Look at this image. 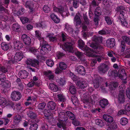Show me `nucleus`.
Wrapping results in <instances>:
<instances>
[{"label": "nucleus", "mask_w": 130, "mask_h": 130, "mask_svg": "<svg viewBox=\"0 0 130 130\" xmlns=\"http://www.w3.org/2000/svg\"><path fill=\"white\" fill-rule=\"evenodd\" d=\"M92 39L93 42L96 43L95 44L92 43L91 44L90 46L94 49V51L91 50L86 46H84V43L81 39H79L78 41L79 47L85 51L84 53L87 56L90 57H96L98 61L100 62L102 57L97 54L98 52H97L96 50H99L100 49L99 45L97 44L102 42V38L101 37H98L95 36L92 38Z\"/></svg>", "instance_id": "nucleus-1"}, {"label": "nucleus", "mask_w": 130, "mask_h": 130, "mask_svg": "<svg viewBox=\"0 0 130 130\" xmlns=\"http://www.w3.org/2000/svg\"><path fill=\"white\" fill-rule=\"evenodd\" d=\"M35 36L39 40L40 42V47L37 49L35 47L30 48L28 49V51L35 55L36 57H38L41 55L45 54L48 52V48L49 46L43 38L41 37V33L39 31H35Z\"/></svg>", "instance_id": "nucleus-2"}, {"label": "nucleus", "mask_w": 130, "mask_h": 130, "mask_svg": "<svg viewBox=\"0 0 130 130\" xmlns=\"http://www.w3.org/2000/svg\"><path fill=\"white\" fill-rule=\"evenodd\" d=\"M75 42H67L62 47V48L64 50L70 52L74 53L79 58H81L83 55L81 52L76 51L74 52L73 50V45Z\"/></svg>", "instance_id": "nucleus-3"}, {"label": "nucleus", "mask_w": 130, "mask_h": 130, "mask_svg": "<svg viewBox=\"0 0 130 130\" xmlns=\"http://www.w3.org/2000/svg\"><path fill=\"white\" fill-rule=\"evenodd\" d=\"M123 8V7L121 6L118 7L117 9L118 11L120 13L119 18L120 20L122 25L123 26L128 27V26L127 22L124 17L125 10Z\"/></svg>", "instance_id": "nucleus-4"}, {"label": "nucleus", "mask_w": 130, "mask_h": 130, "mask_svg": "<svg viewBox=\"0 0 130 130\" xmlns=\"http://www.w3.org/2000/svg\"><path fill=\"white\" fill-rule=\"evenodd\" d=\"M65 114V113L63 112H61L59 113V117L62 120H60L59 119L58 120L59 122L57 123L58 126L60 128H62L64 130H66L65 121L67 120V117L64 119Z\"/></svg>", "instance_id": "nucleus-5"}, {"label": "nucleus", "mask_w": 130, "mask_h": 130, "mask_svg": "<svg viewBox=\"0 0 130 130\" xmlns=\"http://www.w3.org/2000/svg\"><path fill=\"white\" fill-rule=\"evenodd\" d=\"M8 56H11L9 57L10 60L12 62L13 61H20L23 57V54L21 52H17L15 55L14 56H12V54H8Z\"/></svg>", "instance_id": "nucleus-6"}, {"label": "nucleus", "mask_w": 130, "mask_h": 130, "mask_svg": "<svg viewBox=\"0 0 130 130\" xmlns=\"http://www.w3.org/2000/svg\"><path fill=\"white\" fill-rule=\"evenodd\" d=\"M69 75L71 78L73 80V81H75V83L76 85L79 86L81 88H84L87 86L88 84L85 83V81H83L82 83L80 82H78L76 83V82L77 80V77L72 73L70 72L69 74Z\"/></svg>", "instance_id": "nucleus-7"}, {"label": "nucleus", "mask_w": 130, "mask_h": 130, "mask_svg": "<svg viewBox=\"0 0 130 130\" xmlns=\"http://www.w3.org/2000/svg\"><path fill=\"white\" fill-rule=\"evenodd\" d=\"M54 10L55 12H59L63 17L68 16L69 14L68 8L66 7L60 8L55 7L54 8Z\"/></svg>", "instance_id": "nucleus-8"}, {"label": "nucleus", "mask_w": 130, "mask_h": 130, "mask_svg": "<svg viewBox=\"0 0 130 130\" xmlns=\"http://www.w3.org/2000/svg\"><path fill=\"white\" fill-rule=\"evenodd\" d=\"M124 87L123 85H121L119 87V89H120V93L117 96V99L119 102L121 103H123L124 101V88L123 87Z\"/></svg>", "instance_id": "nucleus-9"}, {"label": "nucleus", "mask_w": 130, "mask_h": 130, "mask_svg": "<svg viewBox=\"0 0 130 130\" xmlns=\"http://www.w3.org/2000/svg\"><path fill=\"white\" fill-rule=\"evenodd\" d=\"M26 63L27 65H30L37 68H38L39 66V61L35 59H28L26 61Z\"/></svg>", "instance_id": "nucleus-10"}, {"label": "nucleus", "mask_w": 130, "mask_h": 130, "mask_svg": "<svg viewBox=\"0 0 130 130\" xmlns=\"http://www.w3.org/2000/svg\"><path fill=\"white\" fill-rule=\"evenodd\" d=\"M48 37L50 40L51 41H56L57 38L59 39H61V37L62 38V40L64 41L65 39L66 35L65 34L62 32L60 34L59 36H57L55 37L54 36H53L52 35H49Z\"/></svg>", "instance_id": "nucleus-11"}, {"label": "nucleus", "mask_w": 130, "mask_h": 130, "mask_svg": "<svg viewBox=\"0 0 130 130\" xmlns=\"http://www.w3.org/2000/svg\"><path fill=\"white\" fill-rule=\"evenodd\" d=\"M11 97L13 100L16 101L20 99L21 97V95L19 92L14 91L11 93Z\"/></svg>", "instance_id": "nucleus-12"}, {"label": "nucleus", "mask_w": 130, "mask_h": 130, "mask_svg": "<svg viewBox=\"0 0 130 130\" xmlns=\"http://www.w3.org/2000/svg\"><path fill=\"white\" fill-rule=\"evenodd\" d=\"M122 38L124 41H122L125 43L124 42L128 43L129 45L130 44V38H129L127 36H124L122 37ZM126 53L125 55H126L125 56L127 58L130 57V49H128L126 51Z\"/></svg>", "instance_id": "nucleus-13"}, {"label": "nucleus", "mask_w": 130, "mask_h": 130, "mask_svg": "<svg viewBox=\"0 0 130 130\" xmlns=\"http://www.w3.org/2000/svg\"><path fill=\"white\" fill-rule=\"evenodd\" d=\"M21 38L22 40L26 45H30L31 42V39L29 36L25 34H24L22 36Z\"/></svg>", "instance_id": "nucleus-14"}, {"label": "nucleus", "mask_w": 130, "mask_h": 130, "mask_svg": "<svg viewBox=\"0 0 130 130\" xmlns=\"http://www.w3.org/2000/svg\"><path fill=\"white\" fill-rule=\"evenodd\" d=\"M13 47L16 50H20L21 49L23 46V44L20 42L16 40H14L13 43Z\"/></svg>", "instance_id": "nucleus-15"}, {"label": "nucleus", "mask_w": 130, "mask_h": 130, "mask_svg": "<svg viewBox=\"0 0 130 130\" xmlns=\"http://www.w3.org/2000/svg\"><path fill=\"white\" fill-rule=\"evenodd\" d=\"M103 119L107 123H111L113 121V118L111 116L107 115L104 114L103 116Z\"/></svg>", "instance_id": "nucleus-16"}, {"label": "nucleus", "mask_w": 130, "mask_h": 130, "mask_svg": "<svg viewBox=\"0 0 130 130\" xmlns=\"http://www.w3.org/2000/svg\"><path fill=\"white\" fill-rule=\"evenodd\" d=\"M115 44V40L114 38L109 39L107 40L106 43V46L109 47H113Z\"/></svg>", "instance_id": "nucleus-17"}, {"label": "nucleus", "mask_w": 130, "mask_h": 130, "mask_svg": "<svg viewBox=\"0 0 130 130\" xmlns=\"http://www.w3.org/2000/svg\"><path fill=\"white\" fill-rule=\"evenodd\" d=\"M100 8L99 7L97 8L95 11V14L96 16L94 20V21L95 22V24L97 26L98 24V16L100 14V11L99 9Z\"/></svg>", "instance_id": "nucleus-18"}, {"label": "nucleus", "mask_w": 130, "mask_h": 130, "mask_svg": "<svg viewBox=\"0 0 130 130\" xmlns=\"http://www.w3.org/2000/svg\"><path fill=\"white\" fill-rule=\"evenodd\" d=\"M75 70L79 73L82 74H85V69L84 67L82 66H78L76 67Z\"/></svg>", "instance_id": "nucleus-19"}, {"label": "nucleus", "mask_w": 130, "mask_h": 130, "mask_svg": "<svg viewBox=\"0 0 130 130\" xmlns=\"http://www.w3.org/2000/svg\"><path fill=\"white\" fill-rule=\"evenodd\" d=\"M44 74L50 79H53L54 77V75L51 71L47 70L46 71H45Z\"/></svg>", "instance_id": "nucleus-20"}, {"label": "nucleus", "mask_w": 130, "mask_h": 130, "mask_svg": "<svg viewBox=\"0 0 130 130\" xmlns=\"http://www.w3.org/2000/svg\"><path fill=\"white\" fill-rule=\"evenodd\" d=\"M28 74L27 72L26 71L22 70L19 72V75L21 78L24 79L27 77Z\"/></svg>", "instance_id": "nucleus-21"}, {"label": "nucleus", "mask_w": 130, "mask_h": 130, "mask_svg": "<svg viewBox=\"0 0 130 130\" xmlns=\"http://www.w3.org/2000/svg\"><path fill=\"white\" fill-rule=\"evenodd\" d=\"M49 88L51 90L55 92L57 91L58 90L57 86L52 83H50V84Z\"/></svg>", "instance_id": "nucleus-22"}, {"label": "nucleus", "mask_w": 130, "mask_h": 130, "mask_svg": "<svg viewBox=\"0 0 130 130\" xmlns=\"http://www.w3.org/2000/svg\"><path fill=\"white\" fill-rule=\"evenodd\" d=\"M6 79V76L4 74L2 73L0 75V80L3 83L1 84V85L3 87H4L3 84H4V85L5 87L6 86V82H5Z\"/></svg>", "instance_id": "nucleus-23"}, {"label": "nucleus", "mask_w": 130, "mask_h": 130, "mask_svg": "<svg viewBox=\"0 0 130 130\" xmlns=\"http://www.w3.org/2000/svg\"><path fill=\"white\" fill-rule=\"evenodd\" d=\"M80 16L79 14H77L74 19V23L77 25H79L81 22Z\"/></svg>", "instance_id": "nucleus-24"}, {"label": "nucleus", "mask_w": 130, "mask_h": 130, "mask_svg": "<svg viewBox=\"0 0 130 130\" xmlns=\"http://www.w3.org/2000/svg\"><path fill=\"white\" fill-rule=\"evenodd\" d=\"M50 17L53 21L56 23H58L60 22V19L56 15L53 13L50 15Z\"/></svg>", "instance_id": "nucleus-25"}, {"label": "nucleus", "mask_w": 130, "mask_h": 130, "mask_svg": "<svg viewBox=\"0 0 130 130\" xmlns=\"http://www.w3.org/2000/svg\"><path fill=\"white\" fill-rule=\"evenodd\" d=\"M47 106L49 109L52 110L55 109L56 106V104L53 101H51L48 103Z\"/></svg>", "instance_id": "nucleus-26"}, {"label": "nucleus", "mask_w": 130, "mask_h": 130, "mask_svg": "<svg viewBox=\"0 0 130 130\" xmlns=\"http://www.w3.org/2000/svg\"><path fill=\"white\" fill-rule=\"evenodd\" d=\"M108 104V101L106 99H102L101 100L100 102V105L101 107L104 108Z\"/></svg>", "instance_id": "nucleus-27"}, {"label": "nucleus", "mask_w": 130, "mask_h": 130, "mask_svg": "<svg viewBox=\"0 0 130 130\" xmlns=\"http://www.w3.org/2000/svg\"><path fill=\"white\" fill-rule=\"evenodd\" d=\"M9 44L5 42L2 43L1 44L2 48L5 51L7 50L9 48Z\"/></svg>", "instance_id": "nucleus-28"}, {"label": "nucleus", "mask_w": 130, "mask_h": 130, "mask_svg": "<svg viewBox=\"0 0 130 130\" xmlns=\"http://www.w3.org/2000/svg\"><path fill=\"white\" fill-rule=\"evenodd\" d=\"M56 81L59 85L61 86H63L66 83L65 79L62 78H57L56 79Z\"/></svg>", "instance_id": "nucleus-29"}, {"label": "nucleus", "mask_w": 130, "mask_h": 130, "mask_svg": "<svg viewBox=\"0 0 130 130\" xmlns=\"http://www.w3.org/2000/svg\"><path fill=\"white\" fill-rule=\"evenodd\" d=\"M8 104L6 99L3 97H0V105L2 106H5Z\"/></svg>", "instance_id": "nucleus-30"}, {"label": "nucleus", "mask_w": 130, "mask_h": 130, "mask_svg": "<svg viewBox=\"0 0 130 130\" xmlns=\"http://www.w3.org/2000/svg\"><path fill=\"white\" fill-rule=\"evenodd\" d=\"M21 120V116L19 115H16L14 117V122L15 124L19 123Z\"/></svg>", "instance_id": "nucleus-31"}, {"label": "nucleus", "mask_w": 130, "mask_h": 130, "mask_svg": "<svg viewBox=\"0 0 130 130\" xmlns=\"http://www.w3.org/2000/svg\"><path fill=\"white\" fill-rule=\"evenodd\" d=\"M71 100L73 104L75 106H77L79 105V103L77 98L74 96H73L71 98Z\"/></svg>", "instance_id": "nucleus-32"}, {"label": "nucleus", "mask_w": 130, "mask_h": 130, "mask_svg": "<svg viewBox=\"0 0 130 130\" xmlns=\"http://www.w3.org/2000/svg\"><path fill=\"white\" fill-rule=\"evenodd\" d=\"M65 30L67 31L70 34H72L73 32L72 29L70 27V26L68 24H66L65 25Z\"/></svg>", "instance_id": "nucleus-33"}, {"label": "nucleus", "mask_w": 130, "mask_h": 130, "mask_svg": "<svg viewBox=\"0 0 130 130\" xmlns=\"http://www.w3.org/2000/svg\"><path fill=\"white\" fill-rule=\"evenodd\" d=\"M27 114L29 117L32 118L34 119L36 117V114L31 111L27 112Z\"/></svg>", "instance_id": "nucleus-34"}, {"label": "nucleus", "mask_w": 130, "mask_h": 130, "mask_svg": "<svg viewBox=\"0 0 130 130\" xmlns=\"http://www.w3.org/2000/svg\"><path fill=\"white\" fill-rule=\"evenodd\" d=\"M70 2L72 3L73 6L75 8H77L79 4L78 0H70Z\"/></svg>", "instance_id": "nucleus-35"}, {"label": "nucleus", "mask_w": 130, "mask_h": 130, "mask_svg": "<svg viewBox=\"0 0 130 130\" xmlns=\"http://www.w3.org/2000/svg\"><path fill=\"white\" fill-rule=\"evenodd\" d=\"M120 124L122 125H125L128 123V120L126 118H121L120 120Z\"/></svg>", "instance_id": "nucleus-36"}, {"label": "nucleus", "mask_w": 130, "mask_h": 130, "mask_svg": "<svg viewBox=\"0 0 130 130\" xmlns=\"http://www.w3.org/2000/svg\"><path fill=\"white\" fill-rule=\"evenodd\" d=\"M70 92L72 94H74L76 92V90L74 86L73 85H71L69 88Z\"/></svg>", "instance_id": "nucleus-37"}, {"label": "nucleus", "mask_w": 130, "mask_h": 130, "mask_svg": "<svg viewBox=\"0 0 130 130\" xmlns=\"http://www.w3.org/2000/svg\"><path fill=\"white\" fill-rule=\"evenodd\" d=\"M66 113L67 115L66 116H68L72 120L75 119L74 115L71 112L67 111Z\"/></svg>", "instance_id": "nucleus-38"}, {"label": "nucleus", "mask_w": 130, "mask_h": 130, "mask_svg": "<svg viewBox=\"0 0 130 130\" xmlns=\"http://www.w3.org/2000/svg\"><path fill=\"white\" fill-rule=\"evenodd\" d=\"M46 63L48 66L50 67H52L54 64V62L53 60L51 59L47 60Z\"/></svg>", "instance_id": "nucleus-39"}, {"label": "nucleus", "mask_w": 130, "mask_h": 130, "mask_svg": "<svg viewBox=\"0 0 130 130\" xmlns=\"http://www.w3.org/2000/svg\"><path fill=\"white\" fill-rule=\"evenodd\" d=\"M59 65L60 68L62 70H64L67 68L66 64L63 62H60Z\"/></svg>", "instance_id": "nucleus-40"}, {"label": "nucleus", "mask_w": 130, "mask_h": 130, "mask_svg": "<svg viewBox=\"0 0 130 130\" xmlns=\"http://www.w3.org/2000/svg\"><path fill=\"white\" fill-rule=\"evenodd\" d=\"M95 122L97 124L101 126H102L104 125V123L101 119H97L96 120H95Z\"/></svg>", "instance_id": "nucleus-41"}, {"label": "nucleus", "mask_w": 130, "mask_h": 130, "mask_svg": "<svg viewBox=\"0 0 130 130\" xmlns=\"http://www.w3.org/2000/svg\"><path fill=\"white\" fill-rule=\"evenodd\" d=\"M57 97L60 101L62 102H64L66 101V99L64 96L62 94H59L57 95Z\"/></svg>", "instance_id": "nucleus-42"}, {"label": "nucleus", "mask_w": 130, "mask_h": 130, "mask_svg": "<svg viewBox=\"0 0 130 130\" xmlns=\"http://www.w3.org/2000/svg\"><path fill=\"white\" fill-rule=\"evenodd\" d=\"M119 77L120 78L123 80H125L127 78V75L125 73L119 74Z\"/></svg>", "instance_id": "nucleus-43"}, {"label": "nucleus", "mask_w": 130, "mask_h": 130, "mask_svg": "<svg viewBox=\"0 0 130 130\" xmlns=\"http://www.w3.org/2000/svg\"><path fill=\"white\" fill-rule=\"evenodd\" d=\"M121 45L120 48V49L121 52H123L125 49V43L123 41L121 42Z\"/></svg>", "instance_id": "nucleus-44"}, {"label": "nucleus", "mask_w": 130, "mask_h": 130, "mask_svg": "<svg viewBox=\"0 0 130 130\" xmlns=\"http://www.w3.org/2000/svg\"><path fill=\"white\" fill-rule=\"evenodd\" d=\"M50 8L47 5L44 6L43 8V11L46 13H48L50 11Z\"/></svg>", "instance_id": "nucleus-45"}, {"label": "nucleus", "mask_w": 130, "mask_h": 130, "mask_svg": "<svg viewBox=\"0 0 130 130\" xmlns=\"http://www.w3.org/2000/svg\"><path fill=\"white\" fill-rule=\"evenodd\" d=\"M105 21L108 24L110 25L112 24V21L109 17H105Z\"/></svg>", "instance_id": "nucleus-46"}, {"label": "nucleus", "mask_w": 130, "mask_h": 130, "mask_svg": "<svg viewBox=\"0 0 130 130\" xmlns=\"http://www.w3.org/2000/svg\"><path fill=\"white\" fill-rule=\"evenodd\" d=\"M20 19L23 24L27 23L28 21V18L25 17H21Z\"/></svg>", "instance_id": "nucleus-47"}, {"label": "nucleus", "mask_w": 130, "mask_h": 130, "mask_svg": "<svg viewBox=\"0 0 130 130\" xmlns=\"http://www.w3.org/2000/svg\"><path fill=\"white\" fill-rule=\"evenodd\" d=\"M42 24L40 23H37L36 24V26L37 27H42V28L45 27L46 25L45 24L44 22H42Z\"/></svg>", "instance_id": "nucleus-48"}, {"label": "nucleus", "mask_w": 130, "mask_h": 130, "mask_svg": "<svg viewBox=\"0 0 130 130\" xmlns=\"http://www.w3.org/2000/svg\"><path fill=\"white\" fill-rule=\"evenodd\" d=\"M20 28L18 24H13V25L12 29L16 31Z\"/></svg>", "instance_id": "nucleus-49"}, {"label": "nucleus", "mask_w": 130, "mask_h": 130, "mask_svg": "<svg viewBox=\"0 0 130 130\" xmlns=\"http://www.w3.org/2000/svg\"><path fill=\"white\" fill-rule=\"evenodd\" d=\"M38 128V125L37 124H35L31 125L30 127V130H36Z\"/></svg>", "instance_id": "nucleus-50"}, {"label": "nucleus", "mask_w": 130, "mask_h": 130, "mask_svg": "<svg viewBox=\"0 0 130 130\" xmlns=\"http://www.w3.org/2000/svg\"><path fill=\"white\" fill-rule=\"evenodd\" d=\"M126 112L125 110L124 109H121L119 110L118 113V115H123L126 114Z\"/></svg>", "instance_id": "nucleus-51"}, {"label": "nucleus", "mask_w": 130, "mask_h": 130, "mask_svg": "<svg viewBox=\"0 0 130 130\" xmlns=\"http://www.w3.org/2000/svg\"><path fill=\"white\" fill-rule=\"evenodd\" d=\"M45 104L44 103H40L38 105V107L39 109H43L45 107Z\"/></svg>", "instance_id": "nucleus-52"}, {"label": "nucleus", "mask_w": 130, "mask_h": 130, "mask_svg": "<svg viewBox=\"0 0 130 130\" xmlns=\"http://www.w3.org/2000/svg\"><path fill=\"white\" fill-rule=\"evenodd\" d=\"M117 126L116 124H114L112 126V125L111 126V127H108L107 130H112L117 128Z\"/></svg>", "instance_id": "nucleus-53"}, {"label": "nucleus", "mask_w": 130, "mask_h": 130, "mask_svg": "<svg viewBox=\"0 0 130 130\" xmlns=\"http://www.w3.org/2000/svg\"><path fill=\"white\" fill-rule=\"evenodd\" d=\"M31 2L30 1H27L26 3L25 6L27 8H29V9L32 10V8H31L30 7V5ZM32 10H31V11Z\"/></svg>", "instance_id": "nucleus-54"}, {"label": "nucleus", "mask_w": 130, "mask_h": 130, "mask_svg": "<svg viewBox=\"0 0 130 130\" xmlns=\"http://www.w3.org/2000/svg\"><path fill=\"white\" fill-rule=\"evenodd\" d=\"M125 110L128 112H130V104H127L125 107Z\"/></svg>", "instance_id": "nucleus-55"}, {"label": "nucleus", "mask_w": 130, "mask_h": 130, "mask_svg": "<svg viewBox=\"0 0 130 130\" xmlns=\"http://www.w3.org/2000/svg\"><path fill=\"white\" fill-rule=\"evenodd\" d=\"M72 121L73 124L75 126H77L79 125V122L76 120V119H74Z\"/></svg>", "instance_id": "nucleus-56"}, {"label": "nucleus", "mask_w": 130, "mask_h": 130, "mask_svg": "<svg viewBox=\"0 0 130 130\" xmlns=\"http://www.w3.org/2000/svg\"><path fill=\"white\" fill-rule=\"evenodd\" d=\"M44 113L45 116L47 117H48L51 115V114L49 110L47 111H44Z\"/></svg>", "instance_id": "nucleus-57"}, {"label": "nucleus", "mask_w": 130, "mask_h": 130, "mask_svg": "<svg viewBox=\"0 0 130 130\" xmlns=\"http://www.w3.org/2000/svg\"><path fill=\"white\" fill-rule=\"evenodd\" d=\"M36 99H34L33 97L29 96L27 99V101H30L31 102H34L35 100Z\"/></svg>", "instance_id": "nucleus-58"}, {"label": "nucleus", "mask_w": 130, "mask_h": 130, "mask_svg": "<svg viewBox=\"0 0 130 130\" xmlns=\"http://www.w3.org/2000/svg\"><path fill=\"white\" fill-rule=\"evenodd\" d=\"M63 53L59 52H57V58H60L61 56L64 55Z\"/></svg>", "instance_id": "nucleus-59"}, {"label": "nucleus", "mask_w": 130, "mask_h": 130, "mask_svg": "<svg viewBox=\"0 0 130 130\" xmlns=\"http://www.w3.org/2000/svg\"><path fill=\"white\" fill-rule=\"evenodd\" d=\"M118 84L117 83H113L110 85V86L109 87L113 88L112 87H113L115 88H116V87L118 86Z\"/></svg>", "instance_id": "nucleus-60"}, {"label": "nucleus", "mask_w": 130, "mask_h": 130, "mask_svg": "<svg viewBox=\"0 0 130 130\" xmlns=\"http://www.w3.org/2000/svg\"><path fill=\"white\" fill-rule=\"evenodd\" d=\"M62 70H61L59 68L57 67L55 70V73L56 74H57L60 73L62 72Z\"/></svg>", "instance_id": "nucleus-61"}, {"label": "nucleus", "mask_w": 130, "mask_h": 130, "mask_svg": "<svg viewBox=\"0 0 130 130\" xmlns=\"http://www.w3.org/2000/svg\"><path fill=\"white\" fill-rule=\"evenodd\" d=\"M34 81H32L31 82L29 83L28 84V87H32L34 86V85H35Z\"/></svg>", "instance_id": "nucleus-62"}, {"label": "nucleus", "mask_w": 130, "mask_h": 130, "mask_svg": "<svg viewBox=\"0 0 130 130\" xmlns=\"http://www.w3.org/2000/svg\"><path fill=\"white\" fill-rule=\"evenodd\" d=\"M0 70L1 71L4 73H6L7 71V69H5L4 67H3L2 68H0Z\"/></svg>", "instance_id": "nucleus-63"}, {"label": "nucleus", "mask_w": 130, "mask_h": 130, "mask_svg": "<svg viewBox=\"0 0 130 130\" xmlns=\"http://www.w3.org/2000/svg\"><path fill=\"white\" fill-rule=\"evenodd\" d=\"M114 54L115 53L113 51H111L108 52V56L110 57H112Z\"/></svg>", "instance_id": "nucleus-64"}]
</instances>
